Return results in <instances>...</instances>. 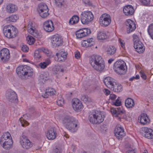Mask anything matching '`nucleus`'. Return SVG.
<instances>
[{"label":"nucleus","mask_w":153,"mask_h":153,"mask_svg":"<svg viewBox=\"0 0 153 153\" xmlns=\"http://www.w3.org/2000/svg\"><path fill=\"white\" fill-rule=\"evenodd\" d=\"M100 130L102 132L104 133L108 130L107 126L105 124H102L101 125Z\"/></svg>","instance_id":"51"},{"label":"nucleus","mask_w":153,"mask_h":153,"mask_svg":"<svg viewBox=\"0 0 153 153\" xmlns=\"http://www.w3.org/2000/svg\"><path fill=\"white\" fill-rule=\"evenodd\" d=\"M151 128H148L147 127H143L142 128V131L143 132V136H145V134H146L148 133L149 130Z\"/></svg>","instance_id":"50"},{"label":"nucleus","mask_w":153,"mask_h":153,"mask_svg":"<svg viewBox=\"0 0 153 153\" xmlns=\"http://www.w3.org/2000/svg\"><path fill=\"white\" fill-rule=\"evenodd\" d=\"M119 42L120 44V45L122 48H125V42L123 40L121 39H119Z\"/></svg>","instance_id":"59"},{"label":"nucleus","mask_w":153,"mask_h":153,"mask_svg":"<svg viewBox=\"0 0 153 153\" xmlns=\"http://www.w3.org/2000/svg\"><path fill=\"white\" fill-rule=\"evenodd\" d=\"M7 99L11 102H15L18 101L17 95L16 92L11 89L7 90L6 93Z\"/></svg>","instance_id":"10"},{"label":"nucleus","mask_w":153,"mask_h":153,"mask_svg":"<svg viewBox=\"0 0 153 153\" xmlns=\"http://www.w3.org/2000/svg\"><path fill=\"white\" fill-rule=\"evenodd\" d=\"M134 47L139 53H142L145 50V47L141 42L140 40L138 37L136 35L134 34L133 36Z\"/></svg>","instance_id":"7"},{"label":"nucleus","mask_w":153,"mask_h":153,"mask_svg":"<svg viewBox=\"0 0 153 153\" xmlns=\"http://www.w3.org/2000/svg\"><path fill=\"white\" fill-rule=\"evenodd\" d=\"M111 21L110 15L106 13L102 15L99 19L100 24L102 26H107L110 24Z\"/></svg>","instance_id":"9"},{"label":"nucleus","mask_w":153,"mask_h":153,"mask_svg":"<svg viewBox=\"0 0 153 153\" xmlns=\"http://www.w3.org/2000/svg\"><path fill=\"white\" fill-rule=\"evenodd\" d=\"M27 42L30 45L33 44L35 41L34 39L30 36H28L27 37Z\"/></svg>","instance_id":"46"},{"label":"nucleus","mask_w":153,"mask_h":153,"mask_svg":"<svg viewBox=\"0 0 153 153\" xmlns=\"http://www.w3.org/2000/svg\"><path fill=\"white\" fill-rule=\"evenodd\" d=\"M81 100L83 101L85 103H88L91 101V100L90 98L86 95H82L81 98Z\"/></svg>","instance_id":"39"},{"label":"nucleus","mask_w":153,"mask_h":153,"mask_svg":"<svg viewBox=\"0 0 153 153\" xmlns=\"http://www.w3.org/2000/svg\"><path fill=\"white\" fill-rule=\"evenodd\" d=\"M115 136L119 140L122 139L126 135L123 128L120 125L117 126L114 131Z\"/></svg>","instance_id":"13"},{"label":"nucleus","mask_w":153,"mask_h":153,"mask_svg":"<svg viewBox=\"0 0 153 153\" xmlns=\"http://www.w3.org/2000/svg\"><path fill=\"white\" fill-rule=\"evenodd\" d=\"M94 18V16L90 11L82 12L81 14V21L83 24H88L91 22Z\"/></svg>","instance_id":"8"},{"label":"nucleus","mask_w":153,"mask_h":153,"mask_svg":"<svg viewBox=\"0 0 153 153\" xmlns=\"http://www.w3.org/2000/svg\"><path fill=\"white\" fill-rule=\"evenodd\" d=\"M62 122L65 128L71 132H75L78 129L77 120L73 117L65 116L62 118Z\"/></svg>","instance_id":"1"},{"label":"nucleus","mask_w":153,"mask_h":153,"mask_svg":"<svg viewBox=\"0 0 153 153\" xmlns=\"http://www.w3.org/2000/svg\"><path fill=\"white\" fill-rule=\"evenodd\" d=\"M75 57L77 59H79L80 58V53L79 51H77L75 52Z\"/></svg>","instance_id":"60"},{"label":"nucleus","mask_w":153,"mask_h":153,"mask_svg":"<svg viewBox=\"0 0 153 153\" xmlns=\"http://www.w3.org/2000/svg\"><path fill=\"white\" fill-rule=\"evenodd\" d=\"M90 62L93 68L97 71H103L105 68V63L101 56L98 55H93L90 58Z\"/></svg>","instance_id":"2"},{"label":"nucleus","mask_w":153,"mask_h":153,"mask_svg":"<svg viewBox=\"0 0 153 153\" xmlns=\"http://www.w3.org/2000/svg\"><path fill=\"white\" fill-rule=\"evenodd\" d=\"M7 141L2 142L1 144L3 147L6 150L9 149L11 147V145L13 143L12 139H7Z\"/></svg>","instance_id":"29"},{"label":"nucleus","mask_w":153,"mask_h":153,"mask_svg":"<svg viewBox=\"0 0 153 153\" xmlns=\"http://www.w3.org/2000/svg\"><path fill=\"white\" fill-rule=\"evenodd\" d=\"M16 73L22 79H26L31 77L33 74V69L27 65H21L16 69Z\"/></svg>","instance_id":"3"},{"label":"nucleus","mask_w":153,"mask_h":153,"mask_svg":"<svg viewBox=\"0 0 153 153\" xmlns=\"http://www.w3.org/2000/svg\"><path fill=\"white\" fill-rule=\"evenodd\" d=\"M48 79V77L46 73H43L40 75L39 80L43 84H44V82Z\"/></svg>","instance_id":"38"},{"label":"nucleus","mask_w":153,"mask_h":153,"mask_svg":"<svg viewBox=\"0 0 153 153\" xmlns=\"http://www.w3.org/2000/svg\"><path fill=\"white\" fill-rule=\"evenodd\" d=\"M30 111L32 113V114H34V113H35L36 111H35L34 109L33 108H30Z\"/></svg>","instance_id":"64"},{"label":"nucleus","mask_w":153,"mask_h":153,"mask_svg":"<svg viewBox=\"0 0 153 153\" xmlns=\"http://www.w3.org/2000/svg\"><path fill=\"white\" fill-rule=\"evenodd\" d=\"M124 13L126 16H131L134 13V10L133 6L130 5L125 6L123 9Z\"/></svg>","instance_id":"24"},{"label":"nucleus","mask_w":153,"mask_h":153,"mask_svg":"<svg viewBox=\"0 0 153 153\" xmlns=\"http://www.w3.org/2000/svg\"><path fill=\"white\" fill-rule=\"evenodd\" d=\"M126 153H135V152L134 149H129L126 151Z\"/></svg>","instance_id":"62"},{"label":"nucleus","mask_w":153,"mask_h":153,"mask_svg":"<svg viewBox=\"0 0 153 153\" xmlns=\"http://www.w3.org/2000/svg\"><path fill=\"white\" fill-rule=\"evenodd\" d=\"M119 98V97H118L115 101L112 102V105L116 106H120L121 104V100H120Z\"/></svg>","instance_id":"49"},{"label":"nucleus","mask_w":153,"mask_h":153,"mask_svg":"<svg viewBox=\"0 0 153 153\" xmlns=\"http://www.w3.org/2000/svg\"><path fill=\"white\" fill-rule=\"evenodd\" d=\"M49 10H45L44 11L39 12L40 16L43 18H46L49 15L48 13Z\"/></svg>","instance_id":"43"},{"label":"nucleus","mask_w":153,"mask_h":153,"mask_svg":"<svg viewBox=\"0 0 153 153\" xmlns=\"http://www.w3.org/2000/svg\"><path fill=\"white\" fill-rule=\"evenodd\" d=\"M125 105L128 108H132L134 105V101L131 98H128L125 100Z\"/></svg>","instance_id":"31"},{"label":"nucleus","mask_w":153,"mask_h":153,"mask_svg":"<svg viewBox=\"0 0 153 153\" xmlns=\"http://www.w3.org/2000/svg\"><path fill=\"white\" fill-rule=\"evenodd\" d=\"M91 33V30L88 28H83L76 31V35L78 38H82L87 36Z\"/></svg>","instance_id":"15"},{"label":"nucleus","mask_w":153,"mask_h":153,"mask_svg":"<svg viewBox=\"0 0 153 153\" xmlns=\"http://www.w3.org/2000/svg\"><path fill=\"white\" fill-rule=\"evenodd\" d=\"M114 71L118 74L122 75L125 74L127 67L123 60H119L116 62L114 65Z\"/></svg>","instance_id":"6"},{"label":"nucleus","mask_w":153,"mask_h":153,"mask_svg":"<svg viewBox=\"0 0 153 153\" xmlns=\"http://www.w3.org/2000/svg\"><path fill=\"white\" fill-rule=\"evenodd\" d=\"M148 32L151 38L153 39V23L150 24L147 29Z\"/></svg>","instance_id":"42"},{"label":"nucleus","mask_w":153,"mask_h":153,"mask_svg":"<svg viewBox=\"0 0 153 153\" xmlns=\"http://www.w3.org/2000/svg\"><path fill=\"white\" fill-rule=\"evenodd\" d=\"M116 51V49L114 46H109L106 49V52L108 55H111L114 54Z\"/></svg>","instance_id":"30"},{"label":"nucleus","mask_w":153,"mask_h":153,"mask_svg":"<svg viewBox=\"0 0 153 153\" xmlns=\"http://www.w3.org/2000/svg\"><path fill=\"white\" fill-rule=\"evenodd\" d=\"M23 117H21L19 119L22 126H28L29 123L26 121L25 119H28L30 116H28L27 114H25L23 116Z\"/></svg>","instance_id":"32"},{"label":"nucleus","mask_w":153,"mask_h":153,"mask_svg":"<svg viewBox=\"0 0 153 153\" xmlns=\"http://www.w3.org/2000/svg\"><path fill=\"white\" fill-rule=\"evenodd\" d=\"M138 120L140 123L143 125L147 124L150 122V120L148 117L147 114L145 113L141 114L140 117H138Z\"/></svg>","instance_id":"23"},{"label":"nucleus","mask_w":153,"mask_h":153,"mask_svg":"<svg viewBox=\"0 0 153 153\" xmlns=\"http://www.w3.org/2000/svg\"><path fill=\"white\" fill-rule=\"evenodd\" d=\"M55 1L56 5L59 7H61L63 4L64 0H55Z\"/></svg>","instance_id":"52"},{"label":"nucleus","mask_w":153,"mask_h":153,"mask_svg":"<svg viewBox=\"0 0 153 153\" xmlns=\"http://www.w3.org/2000/svg\"><path fill=\"white\" fill-rule=\"evenodd\" d=\"M104 116L100 111H93L88 117L89 121L93 124L100 123L103 121Z\"/></svg>","instance_id":"4"},{"label":"nucleus","mask_w":153,"mask_h":153,"mask_svg":"<svg viewBox=\"0 0 153 153\" xmlns=\"http://www.w3.org/2000/svg\"><path fill=\"white\" fill-rule=\"evenodd\" d=\"M45 10H49L47 5L45 3H41L38 5V10L39 12L44 11Z\"/></svg>","instance_id":"37"},{"label":"nucleus","mask_w":153,"mask_h":153,"mask_svg":"<svg viewBox=\"0 0 153 153\" xmlns=\"http://www.w3.org/2000/svg\"><path fill=\"white\" fill-rule=\"evenodd\" d=\"M83 2L85 4H89L90 1L89 0H83Z\"/></svg>","instance_id":"63"},{"label":"nucleus","mask_w":153,"mask_h":153,"mask_svg":"<svg viewBox=\"0 0 153 153\" xmlns=\"http://www.w3.org/2000/svg\"><path fill=\"white\" fill-rule=\"evenodd\" d=\"M97 38L100 40H103L107 38V36L105 32L101 31L98 32Z\"/></svg>","instance_id":"35"},{"label":"nucleus","mask_w":153,"mask_h":153,"mask_svg":"<svg viewBox=\"0 0 153 153\" xmlns=\"http://www.w3.org/2000/svg\"><path fill=\"white\" fill-rule=\"evenodd\" d=\"M127 33H129L135 30L136 28L134 22L130 19L128 20L126 22Z\"/></svg>","instance_id":"20"},{"label":"nucleus","mask_w":153,"mask_h":153,"mask_svg":"<svg viewBox=\"0 0 153 153\" xmlns=\"http://www.w3.org/2000/svg\"><path fill=\"white\" fill-rule=\"evenodd\" d=\"M79 21L78 16L76 15H74L70 19L69 23L71 25H74L78 23Z\"/></svg>","instance_id":"36"},{"label":"nucleus","mask_w":153,"mask_h":153,"mask_svg":"<svg viewBox=\"0 0 153 153\" xmlns=\"http://www.w3.org/2000/svg\"><path fill=\"white\" fill-rule=\"evenodd\" d=\"M51 42L53 46H59L62 45L63 41L61 37L56 34L51 37Z\"/></svg>","instance_id":"17"},{"label":"nucleus","mask_w":153,"mask_h":153,"mask_svg":"<svg viewBox=\"0 0 153 153\" xmlns=\"http://www.w3.org/2000/svg\"><path fill=\"white\" fill-rule=\"evenodd\" d=\"M72 102L73 107L75 111H78L82 108L83 105L79 100L75 98L73 100Z\"/></svg>","instance_id":"22"},{"label":"nucleus","mask_w":153,"mask_h":153,"mask_svg":"<svg viewBox=\"0 0 153 153\" xmlns=\"http://www.w3.org/2000/svg\"><path fill=\"white\" fill-rule=\"evenodd\" d=\"M46 136L49 140H53L56 137V131L54 128L49 129L45 133Z\"/></svg>","instance_id":"19"},{"label":"nucleus","mask_w":153,"mask_h":153,"mask_svg":"<svg viewBox=\"0 0 153 153\" xmlns=\"http://www.w3.org/2000/svg\"><path fill=\"white\" fill-rule=\"evenodd\" d=\"M17 10V7L14 4H9L7 5L6 7V11L9 13H12Z\"/></svg>","instance_id":"28"},{"label":"nucleus","mask_w":153,"mask_h":153,"mask_svg":"<svg viewBox=\"0 0 153 153\" xmlns=\"http://www.w3.org/2000/svg\"><path fill=\"white\" fill-rule=\"evenodd\" d=\"M43 27L45 30L49 32L52 31L54 28L53 23L51 20L45 22L43 24Z\"/></svg>","instance_id":"18"},{"label":"nucleus","mask_w":153,"mask_h":153,"mask_svg":"<svg viewBox=\"0 0 153 153\" xmlns=\"http://www.w3.org/2000/svg\"><path fill=\"white\" fill-rule=\"evenodd\" d=\"M28 32L37 38L40 37V35L36 29L35 27L32 22H29L27 26Z\"/></svg>","instance_id":"14"},{"label":"nucleus","mask_w":153,"mask_h":153,"mask_svg":"<svg viewBox=\"0 0 153 153\" xmlns=\"http://www.w3.org/2000/svg\"><path fill=\"white\" fill-rule=\"evenodd\" d=\"M19 19V17L17 15H12L9 17L6 18V20L8 23L15 22Z\"/></svg>","instance_id":"34"},{"label":"nucleus","mask_w":153,"mask_h":153,"mask_svg":"<svg viewBox=\"0 0 153 153\" xmlns=\"http://www.w3.org/2000/svg\"><path fill=\"white\" fill-rule=\"evenodd\" d=\"M67 53L64 51H59L56 54L55 57V59L56 61L59 62L64 61L66 59Z\"/></svg>","instance_id":"21"},{"label":"nucleus","mask_w":153,"mask_h":153,"mask_svg":"<svg viewBox=\"0 0 153 153\" xmlns=\"http://www.w3.org/2000/svg\"><path fill=\"white\" fill-rule=\"evenodd\" d=\"M144 137L149 139L153 138V130L151 129H149L148 131V133L145 134Z\"/></svg>","instance_id":"44"},{"label":"nucleus","mask_w":153,"mask_h":153,"mask_svg":"<svg viewBox=\"0 0 153 153\" xmlns=\"http://www.w3.org/2000/svg\"><path fill=\"white\" fill-rule=\"evenodd\" d=\"M117 97V96L113 94H110L109 96V101H111V102L113 101L116 99Z\"/></svg>","instance_id":"56"},{"label":"nucleus","mask_w":153,"mask_h":153,"mask_svg":"<svg viewBox=\"0 0 153 153\" xmlns=\"http://www.w3.org/2000/svg\"><path fill=\"white\" fill-rule=\"evenodd\" d=\"M21 49L23 52H27L28 50V48L26 45H23Z\"/></svg>","instance_id":"58"},{"label":"nucleus","mask_w":153,"mask_h":153,"mask_svg":"<svg viewBox=\"0 0 153 153\" xmlns=\"http://www.w3.org/2000/svg\"><path fill=\"white\" fill-rule=\"evenodd\" d=\"M39 51H40L41 52H43L47 54L48 56L50 58H51L53 56L51 53H50L49 51L47 49H45L44 48H39Z\"/></svg>","instance_id":"45"},{"label":"nucleus","mask_w":153,"mask_h":153,"mask_svg":"<svg viewBox=\"0 0 153 153\" xmlns=\"http://www.w3.org/2000/svg\"><path fill=\"white\" fill-rule=\"evenodd\" d=\"M41 53L40 51H39V48H38L37 50L35 51V52L34 57L37 59H39L41 57Z\"/></svg>","instance_id":"48"},{"label":"nucleus","mask_w":153,"mask_h":153,"mask_svg":"<svg viewBox=\"0 0 153 153\" xmlns=\"http://www.w3.org/2000/svg\"><path fill=\"white\" fill-rule=\"evenodd\" d=\"M62 150L61 149L56 148L53 150L52 153H62Z\"/></svg>","instance_id":"57"},{"label":"nucleus","mask_w":153,"mask_h":153,"mask_svg":"<svg viewBox=\"0 0 153 153\" xmlns=\"http://www.w3.org/2000/svg\"><path fill=\"white\" fill-rule=\"evenodd\" d=\"M111 111L113 115H115V117H118L120 119L123 118L126 114L125 111L120 108H111Z\"/></svg>","instance_id":"16"},{"label":"nucleus","mask_w":153,"mask_h":153,"mask_svg":"<svg viewBox=\"0 0 153 153\" xmlns=\"http://www.w3.org/2000/svg\"><path fill=\"white\" fill-rule=\"evenodd\" d=\"M87 42H88L89 47H91L93 45H94V41L93 39L90 38L89 39H88L87 40Z\"/></svg>","instance_id":"54"},{"label":"nucleus","mask_w":153,"mask_h":153,"mask_svg":"<svg viewBox=\"0 0 153 153\" xmlns=\"http://www.w3.org/2000/svg\"><path fill=\"white\" fill-rule=\"evenodd\" d=\"M57 104L58 105L62 106L64 104V100L61 96H59L58 97L57 101Z\"/></svg>","instance_id":"47"},{"label":"nucleus","mask_w":153,"mask_h":153,"mask_svg":"<svg viewBox=\"0 0 153 153\" xmlns=\"http://www.w3.org/2000/svg\"><path fill=\"white\" fill-rule=\"evenodd\" d=\"M0 58L3 62L8 61L10 58V53L9 50L6 48L2 49L0 51Z\"/></svg>","instance_id":"11"},{"label":"nucleus","mask_w":153,"mask_h":153,"mask_svg":"<svg viewBox=\"0 0 153 153\" xmlns=\"http://www.w3.org/2000/svg\"><path fill=\"white\" fill-rule=\"evenodd\" d=\"M54 71L56 74H58L63 73L64 70L61 65H57L55 67Z\"/></svg>","instance_id":"41"},{"label":"nucleus","mask_w":153,"mask_h":153,"mask_svg":"<svg viewBox=\"0 0 153 153\" xmlns=\"http://www.w3.org/2000/svg\"><path fill=\"white\" fill-rule=\"evenodd\" d=\"M141 77L144 79L145 80L146 79V76L143 72H141L140 73Z\"/></svg>","instance_id":"61"},{"label":"nucleus","mask_w":153,"mask_h":153,"mask_svg":"<svg viewBox=\"0 0 153 153\" xmlns=\"http://www.w3.org/2000/svg\"><path fill=\"white\" fill-rule=\"evenodd\" d=\"M11 136L10 134L8 132H7L3 134L0 138V143L1 144L2 142L7 141V139H10Z\"/></svg>","instance_id":"33"},{"label":"nucleus","mask_w":153,"mask_h":153,"mask_svg":"<svg viewBox=\"0 0 153 153\" xmlns=\"http://www.w3.org/2000/svg\"><path fill=\"white\" fill-rule=\"evenodd\" d=\"M111 87L110 88V89L117 92H120L123 90L122 86L119 83H117L115 82L114 83Z\"/></svg>","instance_id":"27"},{"label":"nucleus","mask_w":153,"mask_h":153,"mask_svg":"<svg viewBox=\"0 0 153 153\" xmlns=\"http://www.w3.org/2000/svg\"><path fill=\"white\" fill-rule=\"evenodd\" d=\"M81 45L83 47L86 48L89 47V44H88V43L87 40H83L82 42Z\"/></svg>","instance_id":"55"},{"label":"nucleus","mask_w":153,"mask_h":153,"mask_svg":"<svg viewBox=\"0 0 153 153\" xmlns=\"http://www.w3.org/2000/svg\"><path fill=\"white\" fill-rule=\"evenodd\" d=\"M140 2L144 5L148 6L150 4V0H140Z\"/></svg>","instance_id":"53"},{"label":"nucleus","mask_w":153,"mask_h":153,"mask_svg":"<svg viewBox=\"0 0 153 153\" xmlns=\"http://www.w3.org/2000/svg\"><path fill=\"white\" fill-rule=\"evenodd\" d=\"M20 142L24 149H28L32 146V144L30 140L25 135H23L20 138Z\"/></svg>","instance_id":"12"},{"label":"nucleus","mask_w":153,"mask_h":153,"mask_svg":"<svg viewBox=\"0 0 153 153\" xmlns=\"http://www.w3.org/2000/svg\"><path fill=\"white\" fill-rule=\"evenodd\" d=\"M56 93L55 90L52 88H48L46 89L45 93L42 95L43 97L47 98L49 96H52L55 95Z\"/></svg>","instance_id":"25"},{"label":"nucleus","mask_w":153,"mask_h":153,"mask_svg":"<svg viewBox=\"0 0 153 153\" xmlns=\"http://www.w3.org/2000/svg\"><path fill=\"white\" fill-rule=\"evenodd\" d=\"M3 32L6 37L9 39H12L16 36L18 31L16 27L12 25H9L4 27Z\"/></svg>","instance_id":"5"},{"label":"nucleus","mask_w":153,"mask_h":153,"mask_svg":"<svg viewBox=\"0 0 153 153\" xmlns=\"http://www.w3.org/2000/svg\"><path fill=\"white\" fill-rule=\"evenodd\" d=\"M114 79L110 77H107L104 79V83L105 85L108 88H111L115 82Z\"/></svg>","instance_id":"26"},{"label":"nucleus","mask_w":153,"mask_h":153,"mask_svg":"<svg viewBox=\"0 0 153 153\" xmlns=\"http://www.w3.org/2000/svg\"><path fill=\"white\" fill-rule=\"evenodd\" d=\"M51 62L50 60L48 59L45 62L40 63L39 65L41 68L44 69L50 64Z\"/></svg>","instance_id":"40"}]
</instances>
